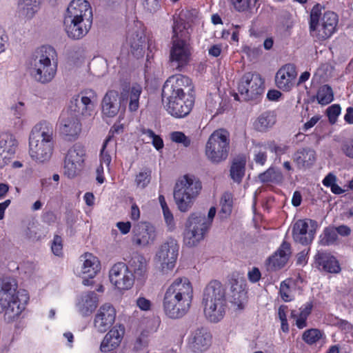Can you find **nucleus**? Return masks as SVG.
I'll use <instances>...</instances> for the list:
<instances>
[{
  "label": "nucleus",
  "mask_w": 353,
  "mask_h": 353,
  "mask_svg": "<svg viewBox=\"0 0 353 353\" xmlns=\"http://www.w3.org/2000/svg\"><path fill=\"white\" fill-rule=\"evenodd\" d=\"M193 298V288L186 277L177 278L166 290L163 308L167 316L176 319L183 317L190 310Z\"/></svg>",
  "instance_id": "1"
},
{
  "label": "nucleus",
  "mask_w": 353,
  "mask_h": 353,
  "mask_svg": "<svg viewBox=\"0 0 353 353\" xmlns=\"http://www.w3.org/2000/svg\"><path fill=\"white\" fill-rule=\"evenodd\" d=\"M57 53L50 46L37 48L27 60L31 78L41 84H48L55 77L57 71Z\"/></svg>",
  "instance_id": "2"
},
{
  "label": "nucleus",
  "mask_w": 353,
  "mask_h": 353,
  "mask_svg": "<svg viewBox=\"0 0 353 353\" xmlns=\"http://www.w3.org/2000/svg\"><path fill=\"white\" fill-rule=\"evenodd\" d=\"M17 283L13 278L6 277L0 282V314H4L5 320L11 322L25 308L29 300L26 290L17 291Z\"/></svg>",
  "instance_id": "3"
},
{
  "label": "nucleus",
  "mask_w": 353,
  "mask_h": 353,
  "mask_svg": "<svg viewBox=\"0 0 353 353\" xmlns=\"http://www.w3.org/2000/svg\"><path fill=\"white\" fill-rule=\"evenodd\" d=\"M201 305L205 317L211 323L221 321L228 308L226 290L218 280H212L205 287L202 294Z\"/></svg>",
  "instance_id": "4"
},
{
  "label": "nucleus",
  "mask_w": 353,
  "mask_h": 353,
  "mask_svg": "<svg viewBox=\"0 0 353 353\" xmlns=\"http://www.w3.org/2000/svg\"><path fill=\"white\" fill-rule=\"evenodd\" d=\"M54 148L52 125L42 121L36 125L29 137V154L38 163L48 161Z\"/></svg>",
  "instance_id": "5"
},
{
  "label": "nucleus",
  "mask_w": 353,
  "mask_h": 353,
  "mask_svg": "<svg viewBox=\"0 0 353 353\" xmlns=\"http://www.w3.org/2000/svg\"><path fill=\"white\" fill-rule=\"evenodd\" d=\"M201 188V183L199 180L187 175L176 183L173 193L174 199L181 212L189 210Z\"/></svg>",
  "instance_id": "6"
},
{
  "label": "nucleus",
  "mask_w": 353,
  "mask_h": 353,
  "mask_svg": "<svg viewBox=\"0 0 353 353\" xmlns=\"http://www.w3.org/2000/svg\"><path fill=\"white\" fill-rule=\"evenodd\" d=\"M230 149V134L223 128L214 131L205 144V155L213 163L225 161Z\"/></svg>",
  "instance_id": "7"
},
{
  "label": "nucleus",
  "mask_w": 353,
  "mask_h": 353,
  "mask_svg": "<svg viewBox=\"0 0 353 353\" xmlns=\"http://www.w3.org/2000/svg\"><path fill=\"white\" fill-rule=\"evenodd\" d=\"M264 90V81L256 72L245 73L238 83L239 93L244 101L257 99Z\"/></svg>",
  "instance_id": "8"
},
{
  "label": "nucleus",
  "mask_w": 353,
  "mask_h": 353,
  "mask_svg": "<svg viewBox=\"0 0 353 353\" xmlns=\"http://www.w3.org/2000/svg\"><path fill=\"white\" fill-rule=\"evenodd\" d=\"M185 227L184 242L188 247H194L204 238L210 228V221L204 215L193 213L188 218Z\"/></svg>",
  "instance_id": "9"
},
{
  "label": "nucleus",
  "mask_w": 353,
  "mask_h": 353,
  "mask_svg": "<svg viewBox=\"0 0 353 353\" xmlns=\"http://www.w3.org/2000/svg\"><path fill=\"white\" fill-rule=\"evenodd\" d=\"M64 155V174L68 178L72 179L79 174L83 168L85 149L81 143H76L67 150Z\"/></svg>",
  "instance_id": "10"
},
{
  "label": "nucleus",
  "mask_w": 353,
  "mask_h": 353,
  "mask_svg": "<svg viewBox=\"0 0 353 353\" xmlns=\"http://www.w3.org/2000/svg\"><path fill=\"white\" fill-rule=\"evenodd\" d=\"M191 79L182 74H176L170 77L164 83L162 88V97H170L172 95L185 96V92L193 94L194 90Z\"/></svg>",
  "instance_id": "11"
},
{
  "label": "nucleus",
  "mask_w": 353,
  "mask_h": 353,
  "mask_svg": "<svg viewBox=\"0 0 353 353\" xmlns=\"http://www.w3.org/2000/svg\"><path fill=\"white\" fill-rule=\"evenodd\" d=\"M184 97L172 95L162 97L163 103L168 112L175 118H183L188 115L194 103V94L189 93V97L184 100Z\"/></svg>",
  "instance_id": "12"
},
{
  "label": "nucleus",
  "mask_w": 353,
  "mask_h": 353,
  "mask_svg": "<svg viewBox=\"0 0 353 353\" xmlns=\"http://www.w3.org/2000/svg\"><path fill=\"white\" fill-rule=\"evenodd\" d=\"M57 126L60 134L68 141L76 140L81 131L80 119L65 110L61 112Z\"/></svg>",
  "instance_id": "13"
},
{
  "label": "nucleus",
  "mask_w": 353,
  "mask_h": 353,
  "mask_svg": "<svg viewBox=\"0 0 353 353\" xmlns=\"http://www.w3.org/2000/svg\"><path fill=\"white\" fill-rule=\"evenodd\" d=\"M179 250L176 239L168 238L159 248L156 257L161 263L162 270H171L175 266Z\"/></svg>",
  "instance_id": "14"
},
{
  "label": "nucleus",
  "mask_w": 353,
  "mask_h": 353,
  "mask_svg": "<svg viewBox=\"0 0 353 353\" xmlns=\"http://www.w3.org/2000/svg\"><path fill=\"white\" fill-rule=\"evenodd\" d=\"M110 281L117 289L127 290L134 284V276L128 266L123 262L115 263L109 272Z\"/></svg>",
  "instance_id": "15"
},
{
  "label": "nucleus",
  "mask_w": 353,
  "mask_h": 353,
  "mask_svg": "<svg viewBox=\"0 0 353 353\" xmlns=\"http://www.w3.org/2000/svg\"><path fill=\"white\" fill-rule=\"evenodd\" d=\"M170 53V64L173 69L181 71L186 65L191 55L188 41L185 39H174Z\"/></svg>",
  "instance_id": "16"
},
{
  "label": "nucleus",
  "mask_w": 353,
  "mask_h": 353,
  "mask_svg": "<svg viewBox=\"0 0 353 353\" xmlns=\"http://www.w3.org/2000/svg\"><path fill=\"white\" fill-rule=\"evenodd\" d=\"M316 227V221L312 219L296 221L292 228L294 241L303 245L310 244L314 239Z\"/></svg>",
  "instance_id": "17"
},
{
  "label": "nucleus",
  "mask_w": 353,
  "mask_h": 353,
  "mask_svg": "<svg viewBox=\"0 0 353 353\" xmlns=\"http://www.w3.org/2000/svg\"><path fill=\"white\" fill-rule=\"evenodd\" d=\"M116 318L114 307L109 304L102 305L98 310L94 319V326L98 332H105L113 325Z\"/></svg>",
  "instance_id": "18"
},
{
  "label": "nucleus",
  "mask_w": 353,
  "mask_h": 353,
  "mask_svg": "<svg viewBox=\"0 0 353 353\" xmlns=\"http://www.w3.org/2000/svg\"><path fill=\"white\" fill-rule=\"evenodd\" d=\"M132 234V242L137 245H148L153 243L156 238L155 228L148 222H139L135 224Z\"/></svg>",
  "instance_id": "19"
},
{
  "label": "nucleus",
  "mask_w": 353,
  "mask_h": 353,
  "mask_svg": "<svg viewBox=\"0 0 353 353\" xmlns=\"http://www.w3.org/2000/svg\"><path fill=\"white\" fill-rule=\"evenodd\" d=\"M94 106V103L89 97L77 94L72 97L68 108L64 110L70 112L72 114L80 119L81 116H91Z\"/></svg>",
  "instance_id": "20"
},
{
  "label": "nucleus",
  "mask_w": 353,
  "mask_h": 353,
  "mask_svg": "<svg viewBox=\"0 0 353 353\" xmlns=\"http://www.w3.org/2000/svg\"><path fill=\"white\" fill-rule=\"evenodd\" d=\"M64 24L68 37L77 40L88 34L92 27V21L65 17Z\"/></svg>",
  "instance_id": "21"
},
{
  "label": "nucleus",
  "mask_w": 353,
  "mask_h": 353,
  "mask_svg": "<svg viewBox=\"0 0 353 353\" xmlns=\"http://www.w3.org/2000/svg\"><path fill=\"white\" fill-rule=\"evenodd\" d=\"M65 17L92 21V11L89 2L86 0H72L67 8Z\"/></svg>",
  "instance_id": "22"
},
{
  "label": "nucleus",
  "mask_w": 353,
  "mask_h": 353,
  "mask_svg": "<svg viewBox=\"0 0 353 353\" xmlns=\"http://www.w3.org/2000/svg\"><path fill=\"white\" fill-rule=\"evenodd\" d=\"M297 75L296 67L292 63L282 66L276 72L275 83L276 86L283 91H289L293 86V80Z\"/></svg>",
  "instance_id": "23"
},
{
  "label": "nucleus",
  "mask_w": 353,
  "mask_h": 353,
  "mask_svg": "<svg viewBox=\"0 0 353 353\" xmlns=\"http://www.w3.org/2000/svg\"><path fill=\"white\" fill-rule=\"evenodd\" d=\"M290 252V245L283 241L279 250L267 260V269L269 271H276L283 268L287 263Z\"/></svg>",
  "instance_id": "24"
},
{
  "label": "nucleus",
  "mask_w": 353,
  "mask_h": 353,
  "mask_svg": "<svg viewBox=\"0 0 353 353\" xmlns=\"http://www.w3.org/2000/svg\"><path fill=\"white\" fill-rule=\"evenodd\" d=\"M211 343V335L203 327L194 330L189 339V348L194 352H202L208 350Z\"/></svg>",
  "instance_id": "25"
},
{
  "label": "nucleus",
  "mask_w": 353,
  "mask_h": 353,
  "mask_svg": "<svg viewBox=\"0 0 353 353\" xmlns=\"http://www.w3.org/2000/svg\"><path fill=\"white\" fill-rule=\"evenodd\" d=\"M230 285V301L237 309L243 310L247 299L246 283L242 279H233Z\"/></svg>",
  "instance_id": "26"
},
{
  "label": "nucleus",
  "mask_w": 353,
  "mask_h": 353,
  "mask_svg": "<svg viewBox=\"0 0 353 353\" xmlns=\"http://www.w3.org/2000/svg\"><path fill=\"white\" fill-rule=\"evenodd\" d=\"M127 41L130 46L131 52L135 57H143L145 43L143 30L138 28L130 30L128 32Z\"/></svg>",
  "instance_id": "27"
},
{
  "label": "nucleus",
  "mask_w": 353,
  "mask_h": 353,
  "mask_svg": "<svg viewBox=\"0 0 353 353\" xmlns=\"http://www.w3.org/2000/svg\"><path fill=\"white\" fill-rule=\"evenodd\" d=\"M98 297L94 292H88L82 294L76 303L79 313L83 316H90L97 308Z\"/></svg>",
  "instance_id": "28"
},
{
  "label": "nucleus",
  "mask_w": 353,
  "mask_h": 353,
  "mask_svg": "<svg viewBox=\"0 0 353 353\" xmlns=\"http://www.w3.org/2000/svg\"><path fill=\"white\" fill-rule=\"evenodd\" d=\"M315 263L320 270L336 274L341 271L337 259L330 253L319 251L315 256Z\"/></svg>",
  "instance_id": "29"
},
{
  "label": "nucleus",
  "mask_w": 353,
  "mask_h": 353,
  "mask_svg": "<svg viewBox=\"0 0 353 353\" xmlns=\"http://www.w3.org/2000/svg\"><path fill=\"white\" fill-rule=\"evenodd\" d=\"M338 23V16L334 12H325L321 19V23L318 29V37L325 40L330 37L336 30Z\"/></svg>",
  "instance_id": "30"
},
{
  "label": "nucleus",
  "mask_w": 353,
  "mask_h": 353,
  "mask_svg": "<svg viewBox=\"0 0 353 353\" xmlns=\"http://www.w3.org/2000/svg\"><path fill=\"white\" fill-rule=\"evenodd\" d=\"M130 271L132 272L134 279L144 280L147 277L148 263L145 258L138 252H134L128 265Z\"/></svg>",
  "instance_id": "31"
},
{
  "label": "nucleus",
  "mask_w": 353,
  "mask_h": 353,
  "mask_svg": "<svg viewBox=\"0 0 353 353\" xmlns=\"http://www.w3.org/2000/svg\"><path fill=\"white\" fill-rule=\"evenodd\" d=\"M121 108V100L117 91L110 90L102 101V112L108 117L116 116Z\"/></svg>",
  "instance_id": "32"
},
{
  "label": "nucleus",
  "mask_w": 353,
  "mask_h": 353,
  "mask_svg": "<svg viewBox=\"0 0 353 353\" xmlns=\"http://www.w3.org/2000/svg\"><path fill=\"white\" fill-rule=\"evenodd\" d=\"M124 334V327L119 326V329L115 327L110 330L105 336L100 346L103 352H108L116 349L120 344Z\"/></svg>",
  "instance_id": "33"
},
{
  "label": "nucleus",
  "mask_w": 353,
  "mask_h": 353,
  "mask_svg": "<svg viewBox=\"0 0 353 353\" xmlns=\"http://www.w3.org/2000/svg\"><path fill=\"white\" fill-rule=\"evenodd\" d=\"M294 162L299 169L310 168L316 161V152L310 148H303L294 152L292 157Z\"/></svg>",
  "instance_id": "34"
},
{
  "label": "nucleus",
  "mask_w": 353,
  "mask_h": 353,
  "mask_svg": "<svg viewBox=\"0 0 353 353\" xmlns=\"http://www.w3.org/2000/svg\"><path fill=\"white\" fill-rule=\"evenodd\" d=\"M276 121V119L274 113L271 111H266L257 117L253 126L256 131L264 132L272 128Z\"/></svg>",
  "instance_id": "35"
},
{
  "label": "nucleus",
  "mask_w": 353,
  "mask_h": 353,
  "mask_svg": "<svg viewBox=\"0 0 353 353\" xmlns=\"http://www.w3.org/2000/svg\"><path fill=\"white\" fill-rule=\"evenodd\" d=\"M83 259L82 265V274L88 275L90 278H94L100 270V263L98 259L90 253H85L81 256Z\"/></svg>",
  "instance_id": "36"
},
{
  "label": "nucleus",
  "mask_w": 353,
  "mask_h": 353,
  "mask_svg": "<svg viewBox=\"0 0 353 353\" xmlns=\"http://www.w3.org/2000/svg\"><path fill=\"white\" fill-rule=\"evenodd\" d=\"M18 142L14 136L8 132H3L0 134V151L4 155L11 157L17 148Z\"/></svg>",
  "instance_id": "37"
},
{
  "label": "nucleus",
  "mask_w": 353,
  "mask_h": 353,
  "mask_svg": "<svg viewBox=\"0 0 353 353\" xmlns=\"http://www.w3.org/2000/svg\"><path fill=\"white\" fill-rule=\"evenodd\" d=\"M41 3V0H19V10L26 19H31L40 10Z\"/></svg>",
  "instance_id": "38"
},
{
  "label": "nucleus",
  "mask_w": 353,
  "mask_h": 353,
  "mask_svg": "<svg viewBox=\"0 0 353 353\" xmlns=\"http://www.w3.org/2000/svg\"><path fill=\"white\" fill-rule=\"evenodd\" d=\"M245 159L243 158L235 159L230 167V176L232 180L240 183L245 175Z\"/></svg>",
  "instance_id": "39"
},
{
  "label": "nucleus",
  "mask_w": 353,
  "mask_h": 353,
  "mask_svg": "<svg viewBox=\"0 0 353 353\" xmlns=\"http://www.w3.org/2000/svg\"><path fill=\"white\" fill-rule=\"evenodd\" d=\"M259 179L263 183H280L283 180L281 170L274 167L269 168L266 171L259 174Z\"/></svg>",
  "instance_id": "40"
},
{
  "label": "nucleus",
  "mask_w": 353,
  "mask_h": 353,
  "mask_svg": "<svg viewBox=\"0 0 353 353\" xmlns=\"http://www.w3.org/2000/svg\"><path fill=\"white\" fill-rule=\"evenodd\" d=\"M173 20V36L172 38V41H173L174 39H185L187 41L189 37V33L186 30V23L185 21L179 17H174Z\"/></svg>",
  "instance_id": "41"
},
{
  "label": "nucleus",
  "mask_w": 353,
  "mask_h": 353,
  "mask_svg": "<svg viewBox=\"0 0 353 353\" xmlns=\"http://www.w3.org/2000/svg\"><path fill=\"white\" fill-rule=\"evenodd\" d=\"M316 101L321 105H325L330 103L334 100V92L331 86L327 84L319 87L317 90Z\"/></svg>",
  "instance_id": "42"
},
{
  "label": "nucleus",
  "mask_w": 353,
  "mask_h": 353,
  "mask_svg": "<svg viewBox=\"0 0 353 353\" xmlns=\"http://www.w3.org/2000/svg\"><path fill=\"white\" fill-rule=\"evenodd\" d=\"M142 92V88L139 84H134L129 89L128 96L130 98L129 109L132 112L137 111L139 106V97Z\"/></svg>",
  "instance_id": "43"
},
{
  "label": "nucleus",
  "mask_w": 353,
  "mask_h": 353,
  "mask_svg": "<svg viewBox=\"0 0 353 353\" xmlns=\"http://www.w3.org/2000/svg\"><path fill=\"white\" fill-rule=\"evenodd\" d=\"M336 176L333 173L330 172L323 179L322 183L324 186L330 188L332 193L341 194L343 193L345 190L336 183Z\"/></svg>",
  "instance_id": "44"
},
{
  "label": "nucleus",
  "mask_w": 353,
  "mask_h": 353,
  "mask_svg": "<svg viewBox=\"0 0 353 353\" xmlns=\"http://www.w3.org/2000/svg\"><path fill=\"white\" fill-rule=\"evenodd\" d=\"M337 238L338 236L334 228H326L321 236L320 244L324 246L332 245Z\"/></svg>",
  "instance_id": "45"
},
{
  "label": "nucleus",
  "mask_w": 353,
  "mask_h": 353,
  "mask_svg": "<svg viewBox=\"0 0 353 353\" xmlns=\"http://www.w3.org/2000/svg\"><path fill=\"white\" fill-rule=\"evenodd\" d=\"M151 170L149 168H145L139 172L135 177V183L138 188H145L150 182Z\"/></svg>",
  "instance_id": "46"
},
{
  "label": "nucleus",
  "mask_w": 353,
  "mask_h": 353,
  "mask_svg": "<svg viewBox=\"0 0 353 353\" xmlns=\"http://www.w3.org/2000/svg\"><path fill=\"white\" fill-rule=\"evenodd\" d=\"M322 337L321 332L318 329H310L305 330L302 336L303 340L309 345H313Z\"/></svg>",
  "instance_id": "47"
},
{
  "label": "nucleus",
  "mask_w": 353,
  "mask_h": 353,
  "mask_svg": "<svg viewBox=\"0 0 353 353\" xmlns=\"http://www.w3.org/2000/svg\"><path fill=\"white\" fill-rule=\"evenodd\" d=\"M232 197L228 192H225L221 196L220 205L221 207V213L229 215L232 209Z\"/></svg>",
  "instance_id": "48"
},
{
  "label": "nucleus",
  "mask_w": 353,
  "mask_h": 353,
  "mask_svg": "<svg viewBox=\"0 0 353 353\" xmlns=\"http://www.w3.org/2000/svg\"><path fill=\"white\" fill-rule=\"evenodd\" d=\"M321 10L319 8V6L316 5L313 7L311 13H310V32L318 31L319 28L320 24H319L320 16H321Z\"/></svg>",
  "instance_id": "49"
},
{
  "label": "nucleus",
  "mask_w": 353,
  "mask_h": 353,
  "mask_svg": "<svg viewBox=\"0 0 353 353\" xmlns=\"http://www.w3.org/2000/svg\"><path fill=\"white\" fill-rule=\"evenodd\" d=\"M110 140L111 136H108L105 140L100 152V164H105L107 167H109L112 161L110 151L107 149L108 143Z\"/></svg>",
  "instance_id": "50"
},
{
  "label": "nucleus",
  "mask_w": 353,
  "mask_h": 353,
  "mask_svg": "<svg viewBox=\"0 0 353 353\" xmlns=\"http://www.w3.org/2000/svg\"><path fill=\"white\" fill-rule=\"evenodd\" d=\"M170 139L172 141L181 143L184 147L188 148L191 144V139L187 137L183 132L180 131H174L170 133Z\"/></svg>",
  "instance_id": "51"
},
{
  "label": "nucleus",
  "mask_w": 353,
  "mask_h": 353,
  "mask_svg": "<svg viewBox=\"0 0 353 353\" xmlns=\"http://www.w3.org/2000/svg\"><path fill=\"white\" fill-rule=\"evenodd\" d=\"M341 108L339 104H333L327 108L326 115L331 124H334L336 122L337 118L341 114Z\"/></svg>",
  "instance_id": "52"
},
{
  "label": "nucleus",
  "mask_w": 353,
  "mask_h": 353,
  "mask_svg": "<svg viewBox=\"0 0 353 353\" xmlns=\"http://www.w3.org/2000/svg\"><path fill=\"white\" fill-rule=\"evenodd\" d=\"M39 225L34 222H29L25 230L26 236L33 241L39 240L40 236L38 234Z\"/></svg>",
  "instance_id": "53"
},
{
  "label": "nucleus",
  "mask_w": 353,
  "mask_h": 353,
  "mask_svg": "<svg viewBox=\"0 0 353 353\" xmlns=\"http://www.w3.org/2000/svg\"><path fill=\"white\" fill-rule=\"evenodd\" d=\"M268 148L274 152L276 156H281L288 151L289 147L285 145H276L274 141H271L268 143Z\"/></svg>",
  "instance_id": "54"
},
{
  "label": "nucleus",
  "mask_w": 353,
  "mask_h": 353,
  "mask_svg": "<svg viewBox=\"0 0 353 353\" xmlns=\"http://www.w3.org/2000/svg\"><path fill=\"white\" fill-rule=\"evenodd\" d=\"M280 294L281 299L285 302H289L292 299V295L290 294V287L284 281L281 283L280 286Z\"/></svg>",
  "instance_id": "55"
},
{
  "label": "nucleus",
  "mask_w": 353,
  "mask_h": 353,
  "mask_svg": "<svg viewBox=\"0 0 353 353\" xmlns=\"http://www.w3.org/2000/svg\"><path fill=\"white\" fill-rule=\"evenodd\" d=\"M62 248L61 237L58 235H55L52 245V252L55 255L59 256L61 253Z\"/></svg>",
  "instance_id": "56"
},
{
  "label": "nucleus",
  "mask_w": 353,
  "mask_h": 353,
  "mask_svg": "<svg viewBox=\"0 0 353 353\" xmlns=\"http://www.w3.org/2000/svg\"><path fill=\"white\" fill-rule=\"evenodd\" d=\"M163 216L165 221L167 225L169 226V229L172 230L174 228V217L170 212L168 207H166L163 209Z\"/></svg>",
  "instance_id": "57"
},
{
  "label": "nucleus",
  "mask_w": 353,
  "mask_h": 353,
  "mask_svg": "<svg viewBox=\"0 0 353 353\" xmlns=\"http://www.w3.org/2000/svg\"><path fill=\"white\" fill-rule=\"evenodd\" d=\"M341 150L347 157L353 159V140L345 141L342 145Z\"/></svg>",
  "instance_id": "58"
},
{
  "label": "nucleus",
  "mask_w": 353,
  "mask_h": 353,
  "mask_svg": "<svg viewBox=\"0 0 353 353\" xmlns=\"http://www.w3.org/2000/svg\"><path fill=\"white\" fill-rule=\"evenodd\" d=\"M231 2L238 11H244L250 6L249 0H231Z\"/></svg>",
  "instance_id": "59"
},
{
  "label": "nucleus",
  "mask_w": 353,
  "mask_h": 353,
  "mask_svg": "<svg viewBox=\"0 0 353 353\" xmlns=\"http://www.w3.org/2000/svg\"><path fill=\"white\" fill-rule=\"evenodd\" d=\"M261 274L258 268H253L248 272V277L251 283H256L261 279Z\"/></svg>",
  "instance_id": "60"
},
{
  "label": "nucleus",
  "mask_w": 353,
  "mask_h": 353,
  "mask_svg": "<svg viewBox=\"0 0 353 353\" xmlns=\"http://www.w3.org/2000/svg\"><path fill=\"white\" fill-rule=\"evenodd\" d=\"M312 302H307L300 308V312L299 315L307 319V317L312 312Z\"/></svg>",
  "instance_id": "61"
},
{
  "label": "nucleus",
  "mask_w": 353,
  "mask_h": 353,
  "mask_svg": "<svg viewBox=\"0 0 353 353\" xmlns=\"http://www.w3.org/2000/svg\"><path fill=\"white\" fill-rule=\"evenodd\" d=\"M336 325L341 330L346 332H351L353 331V325L346 320L339 319Z\"/></svg>",
  "instance_id": "62"
},
{
  "label": "nucleus",
  "mask_w": 353,
  "mask_h": 353,
  "mask_svg": "<svg viewBox=\"0 0 353 353\" xmlns=\"http://www.w3.org/2000/svg\"><path fill=\"white\" fill-rule=\"evenodd\" d=\"M137 305L142 310H148L150 308L151 303L144 297H139L137 301Z\"/></svg>",
  "instance_id": "63"
},
{
  "label": "nucleus",
  "mask_w": 353,
  "mask_h": 353,
  "mask_svg": "<svg viewBox=\"0 0 353 353\" xmlns=\"http://www.w3.org/2000/svg\"><path fill=\"white\" fill-rule=\"evenodd\" d=\"M254 160L256 163L263 165L267 161V154L265 152L259 151L254 154Z\"/></svg>",
  "instance_id": "64"
}]
</instances>
